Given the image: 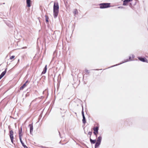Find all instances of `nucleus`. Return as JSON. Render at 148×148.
<instances>
[{
    "label": "nucleus",
    "mask_w": 148,
    "mask_h": 148,
    "mask_svg": "<svg viewBox=\"0 0 148 148\" xmlns=\"http://www.w3.org/2000/svg\"><path fill=\"white\" fill-rule=\"evenodd\" d=\"M59 6L58 2H54L53 7V15L55 18L58 16L59 13Z\"/></svg>",
    "instance_id": "1"
},
{
    "label": "nucleus",
    "mask_w": 148,
    "mask_h": 148,
    "mask_svg": "<svg viewBox=\"0 0 148 148\" xmlns=\"http://www.w3.org/2000/svg\"><path fill=\"white\" fill-rule=\"evenodd\" d=\"M110 3H100L99 5L100 8L103 9L110 7Z\"/></svg>",
    "instance_id": "2"
},
{
    "label": "nucleus",
    "mask_w": 148,
    "mask_h": 148,
    "mask_svg": "<svg viewBox=\"0 0 148 148\" xmlns=\"http://www.w3.org/2000/svg\"><path fill=\"white\" fill-rule=\"evenodd\" d=\"M60 34V33L59 32L55 31L54 32L53 34L52 35V37L54 39L58 38L59 37Z\"/></svg>",
    "instance_id": "3"
},
{
    "label": "nucleus",
    "mask_w": 148,
    "mask_h": 148,
    "mask_svg": "<svg viewBox=\"0 0 148 148\" xmlns=\"http://www.w3.org/2000/svg\"><path fill=\"white\" fill-rule=\"evenodd\" d=\"M131 57L130 56L129 57V59H127L125 60H124V61L122 62L121 63H119V64H116V65L112 66H111V67H109L108 68H111V67H112L115 66H116L120 65V64H122L123 63H124L125 62H128V61H131L132 60L131 59Z\"/></svg>",
    "instance_id": "4"
},
{
    "label": "nucleus",
    "mask_w": 148,
    "mask_h": 148,
    "mask_svg": "<svg viewBox=\"0 0 148 148\" xmlns=\"http://www.w3.org/2000/svg\"><path fill=\"white\" fill-rule=\"evenodd\" d=\"M13 134L14 132L12 130H11L10 131V137L12 143H13Z\"/></svg>",
    "instance_id": "5"
},
{
    "label": "nucleus",
    "mask_w": 148,
    "mask_h": 148,
    "mask_svg": "<svg viewBox=\"0 0 148 148\" xmlns=\"http://www.w3.org/2000/svg\"><path fill=\"white\" fill-rule=\"evenodd\" d=\"M99 127H95L93 128L94 131V134L96 136V137L97 136V134L98 133Z\"/></svg>",
    "instance_id": "6"
},
{
    "label": "nucleus",
    "mask_w": 148,
    "mask_h": 148,
    "mask_svg": "<svg viewBox=\"0 0 148 148\" xmlns=\"http://www.w3.org/2000/svg\"><path fill=\"white\" fill-rule=\"evenodd\" d=\"M29 127L30 128V133L31 134H32V132L33 131V124H30L28 125Z\"/></svg>",
    "instance_id": "7"
},
{
    "label": "nucleus",
    "mask_w": 148,
    "mask_h": 148,
    "mask_svg": "<svg viewBox=\"0 0 148 148\" xmlns=\"http://www.w3.org/2000/svg\"><path fill=\"white\" fill-rule=\"evenodd\" d=\"M139 60L143 62H147V60L146 58H143L141 57H139L138 58Z\"/></svg>",
    "instance_id": "8"
},
{
    "label": "nucleus",
    "mask_w": 148,
    "mask_h": 148,
    "mask_svg": "<svg viewBox=\"0 0 148 148\" xmlns=\"http://www.w3.org/2000/svg\"><path fill=\"white\" fill-rule=\"evenodd\" d=\"M7 68H6L5 69V71L3 72L0 75V79L2 78L5 75L7 70Z\"/></svg>",
    "instance_id": "9"
},
{
    "label": "nucleus",
    "mask_w": 148,
    "mask_h": 148,
    "mask_svg": "<svg viewBox=\"0 0 148 148\" xmlns=\"http://www.w3.org/2000/svg\"><path fill=\"white\" fill-rule=\"evenodd\" d=\"M19 138V139H20V142H21V143L22 145V146L24 148H28V147L25 145L24 143L23 142V141L22 140V138L20 137V138Z\"/></svg>",
    "instance_id": "10"
},
{
    "label": "nucleus",
    "mask_w": 148,
    "mask_h": 148,
    "mask_svg": "<svg viewBox=\"0 0 148 148\" xmlns=\"http://www.w3.org/2000/svg\"><path fill=\"white\" fill-rule=\"evenodd\" d=\"M22 131V126L21 127L20 130H19L18 132V135L19 138L22 137L23 134H21Z\"/></svg>",
    "instance_id": "11"
},
{
    "label": "nucleus",
    "mask_w": 148,
    "mask_h": 148,
    "mask_svg": "<svg viewBox=\"0 0 148 148\" xmlns=\"http://www.w3.org/2000/svg\"><path fill=\"white\" fill-rule=\"evenodd\" d=\"M132 0H124L123 1V5H126L129 2L132 1Z\"/></svg>",
    "instance_id": "12"
},
{
    "label": "nucleus",
    "mask_w": 148,
    "mask_h": 148,
    "mask_svg": "<svg viewBox=\"0 0 148 148\" xmlns=\"http://www.w3.org/2000/svg\"><path fill=\"white\" fill-rule=\"evenodd\" d=\"M31 0H26L27 6L28 7L31 6Z\"/></svg>",
    "instance_id": "13"
},
{
    "label": "nucleus",
    "mask_w": 148,
    "mask_h": 148,
    "mask_svg": "<svg viewBox=\"0 0 148 148\" xmlns=\"http://www.w3.org/2000/svg\"><path fill=\"white\" fill-rule=\"evenodd\" d=\"M47 70V65H46L43 69V71L42 72V74H45Z\"/></svg>",
    "instance_id": "14"
},
{
    "label": "nucleus",
    "mask_w": 148,
    "mask_h": 148,
    "mask_svg": "<svg viewBox=\"0 0 148 148\" xmlns=\"http://www.w3.org/2000/svg\"><path fill=\"white\" fill-rule=\"evenodd\" d=\"M101 140L102 137L100 136L97 138V142L101 143Z\"/></svg>",
    "instance_id": "15"
},
{
    "label": "nucleus",
    "mask_w": 148,
    "mask_h": 148,
    "mask_svg": "<svg viewBox=\"0 0 148 148\" xmlns=\"http://www.w3.org/2000/svg\"><path fill=\"white\" fill-rule=\"evenodd\" d=\"M90 143L92 144H95L96 143V140H92L91 139V138H90Z\"/></svg>",
    "instance_id": "16"
},
{
    "label": "nucleus",
    "mask_w": 148,
    "mask_h": 148,
    "mask_svg": "<svg viewBox=\"0 0 148 148\" xmlns=\"http://www.w3.org/2000/svg\"><path fill=\"white\" fill-rule=\"evenodd\" d=\"M100 144H101V143H100L96 142L95 143V148H97V147H99V145H100Z\"/></svg>",
    "instance_id": "17"
},
{
    "label": "nucleus",
    "mask_w": 148,
    "mask_h": 148,
    "mask_svg": "<svg viewBox=\"0 0 148 148\" xmlns=\"http://www.w3.org/2000/svg\"><path fill=\"white\" fill-rule=\"evenodd\" d=\"M73 13L74 14V16H75L78 13L77 10L76 9H74Z\"/></svg>",
    "instance_id": "18"
},
{
    "label": "nucleus",
    "mask_w": 148,
    "mask_h": 148,
    "mask_svg": "<svg viewBox=\"0 0 148 148\" xmlns=\"http://www.w3.org/2000/svg\"><path fill=\"white\" fill-rule=\"evenodd\" d=\"M83 119L82 120V122L84 124H85L86 122V118L85 116H82Z\"/></svg>",
    "instance_id": "19"
},
{
    "label": "nucleus",
    "mask_w": 148,
    "mask_h": 148,
    "mask_svg": "<svg viewBox=\"0 0 148 148\" xmlns=\"http://www.w3.org/2000/svg\"><path fill=\"white\" fill-rule=\"evenodd\" d=\"M26 86V84H24L22 86H21V87H20V90H23V89Z\"/></svg>",
    "instance_id": "20"
},
{
    "label": "nucleus",
    "mask_w": 148,
    "mask_h": 148,
    "mask_svg": "<svg viewBox=\"0 0 148 148\" xmlns=\"http://www.w3.org/2000/svg\"><path fill=\"white\" fill-rule=\"evenodd\" d=\"M45 17L46 21L47 23L49 22V21H48L49 17H48V16H47L46 15L45 16Z\"/></svg>",
    "instance_id": "21"
},
{
    "label": "nucleus",
    "mask_w": 148,
    "mask_h": 148,
    "mask_svg": "<svg viewBox=\"0 0 148 148\" xmlns=\"http://www.w3.org/2000/svg\"><path fill=\"white\" fill-rule=\"evenodd\" d=\"M82 116H84V111H83V107H82Z\"/></svg>",
    "instance_id": "22"
},
{
    "label": "nucleus",
    "mask_w": 148,
    "mask_h": 148,
    "mask_svg": "<svg viewBox=\"0 0 148 148\" xmlns=\"http://www.w3.org/2000/svg\"><path fill=\"white\" fill-rule=\"evenodd\" d=\"M14 57L15 56H12L10 58V60H12V59L14 58Z\"/></svg>",
    "instance_id": "23"
},
{
    "label": "nucleus",
    "mask_w": 148,
    "mask_h": 148,
    "mask_svg": "<svg viewBox=\"0 0 148 148\" xmlns=\"http://www.w3.org/2000/svg\"><path fill=\"white\" fill-rule=\"evenodd\" d=\"M92 132H89L88 133V134L90 135V137H91V135Z\"/></svg>",
    "instance_id": "24"
},
{
    "label": "nucleus",
    "mask_w": 148,
    "mask_h": 148,
    "mask_svg": "<svg viewBox=\"0 0 148 148\" xmlns=\"http://www.w3.org/2000/svg\"><path fill=\"white\" fill-rule=\"evenodd\" d=\"M27 83H29L28 81V80H27V81L25 83V84H26Z\"/></svg>",
    "instance_id": "25"
},
{
    "label": "nucleus",
    "mask_w": 148,
    "mask_h": 148,
    "mask_svg": "<svg viewBox=\"0 0 148 148\" xmlns=\"http://www.w3.org/2000/svg\"><path fill=\"white\" fill-rule=\"evenodd\" d=\"M132 55V57L133 58H134L135 56L133 55Z\"/></svg>",
    "instance_id": "26"
},
{
    "label": "nucleus",
    "mask_w": 148,
    "mask_h": 148,
    "mask_svg": "<svg viewBox=\"0 0 148 148\" xmlns=\"http://www.w3.org/2000/svg\"><path fill=\"white\" fill-rule=\"evenodd\" d=\"M58 132H59V136H60V137H61V134H60V132L59 131H58Z\"/></svg>",
    "instance_id": "27"
},
{
    "label": "nucleus",
    "mask_w": 148,
    "mask_h": 148,
    "mask_svg": "<svg viewBox=\"0 0 148 148\" xmlns=\"http://www.w3.org/2000/svg\"><path fill=\"white\" fill-rule=\"evenodd\" d=\"M27 48V47H23V48H22L23 49H25V48Z\"/></svg>",
    "instance_id": "28"
},
{
    "label": "nucleus",
    "mask_w": 148,
    "mask_h": 148,
    "mask_svg": "<svg viewBox=\"0 0 148 148\" xmlns=\"http://www.w3.org/2000/svg\"><path fill=\"white\" fill-rule=\"evenodd\" d=\"M85 71L86 72H88V71L87 70H85Z\"/></svg>",
    "instance_id": "29"
},
{
    "label": "nucleus",
    "mask_w": 148,
    "mask_h": 148,
    "mask_svg": "<svg viewBox=\"0 0 148 148\" xmlns=\"http://www.w3.org/2000/svg\"><path fill=\"white\" fill-rule=\"evenodd\" d=\"M122 8V7H118L119 8Z\"/></svg>",
    "instance_id": "30"
},
{
    "label": "nucleus",
    "mask_w": 148,
    "mask_h": 148,
    "mask_svg": "<svg viewBox=\"0 0 148 148\" xmlns=\"http://www.w3.org/2000/svg\"><path fill=\"white\" fill-rule=\"evenodd\" d=\"M99 69H96V70H99ZM100 70H101V69Z\"/></svg>",
    "instance_id": "31"
},
{
    "label": "nucleus",
    "mask_w": 148,
    "mask_h": 148,
    "mask_svg": "<svg viewBox=\"0 0 148 148\" xmlns=\"http://www.w3.org/2000/svg\"><path fill=\"white\" fill-rule=\"evenodd\" d=\"M5 3H3V4H5Z\"/></svg>",
    "instance_id": "32"
}]
</instances>
